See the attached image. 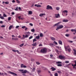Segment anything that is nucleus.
<instances>
[{"label": "nucleus", "mask_w": 76, "mask_h": 76, "mask_svg": "<svg viewBox=\"0 0 76 76\" xmlns=\"http://www.w3.org/2000/svg\"><path fill=\"white\" fill-rule=\"evenodd\" d=\"M55 17L56 18H60V14H55Z\"/></svg>", "instance_id": "423d86ee"}, {"label": "nucleus", "mask_w": 76, "mask_h": 76, "mask_svg": "<svg viewBox=\"0 0 76 76\" xmlns=\"http://www.w3.org/2000/svg\"><path fill=\"white\" fill-rule=\"evenodd\" d=\"M18 10H20V11H21L22 10L21 9V8H20V7H18Z\"/></svg>", "instance_id": "09e8293b"}, {"label": "nucleus", "mask_w": 76, "mask_h": 76, "mask_svg": "<svg viewBox=\"0 0 76 76\" xmlns=\"http://www.w3.org/2000/svg\"><path fill=\"white\" fill-rule=\"evenodd\" d=\"M56 9L57 10H59V9H60V8L59 7H56Z\"/></svg>", "instance_id": "e433bc0d"}, {"label": "nucleus", "mask_w": 76, "mask_h": 76, "mask_svg": "<svg viewBox=\"0 0 76 76\" xmlns=\"http://www.w3.org/2000/svg\"><path fill=\"white\" fill-rule=\"evenodd\" d=\"M69 42H70V43H72V42H73V41H69Z\"/></svg>", "instance_id": "338daca9"}, {"label": "nucleus", "mask_w": 76, "mask_h": 76, "mask_svg": "<svg viewBox=\"0 0 76 76\" xmlns=\"http://www.w3.org/2000/svg\"><path fill=\"white\" fill-rule=\"evenodd\" d=\"M58 57L60 59H64L65 58L64 56L61 55L59 56H58Z\"/></svg>", "instance_id": "39448f33"}, {"label": "nucleus", "mask_w": 76, "mask_h": 76, "mask_svg": "<svg viewBox=\"0 0 76 76\" xmlns=\"http://www.w3.org/2000/svg\"><path fill=\"white\" fill-rule=\"evenodd\" d=\"M58 66H59V67H61V66H62V64H58L57 65Z\"/></svg>", "instance_id": "2f4dec72"}, {"label": "nucleus", "mask_w": 76, "mask_h": 76, "mask_svg": "<svg viewBox=\"0 0 76 76\" xmlns=\"http://www.w3.org/2000/svg\"><path fill=\"white\" fill-rule=\"evenodd\" d=\"M46 9H47V10H48V9H51L52 10L53 9V8L51 6L49 5H48L47 6Z\"/></svg>", "instance_id": "20e7f679"}, {"label": "nucleus", "mask_w": 76, "mask_h": 76, "mask_svg": "<svg viewBox=\"0 0 76 76\" xmlns=\"http://www.w3.org/2000/svg\"><path fill=\"white\" fill-rule=\"evenodd\" d=\"M16 1H17V3H18V4H19V3H20V1H19V0H16Z\"/></svg>", "instance_id": "72a5a7b5"}, {"label": "nucleus", "mask_w": 76, "mask_h": 76, "mask_svg": "<svg viewBox=\"0 0 76 76\" xmlns=\"http://www.w3.org/2000/svg\"><path fill=\"white\" fill-rule=\"evenodd\" d=\"M56 52L58 54H59V53H60V51L58 50L57 52Z\"/></svg>", "instance_id": "052dcab7"}, {"label": "nucleus", "mask_w": 76, "mask_h": 76, "mask_svg": "<svg viewBox=\"0 0 76 76\" xmlns=\"http://www.w3.org/2000/svg\"><path fill=\"white\" fill-rule=\"evenodd\" d=\"M7 73H10V74H11L12 73V72H11L10 71H8L7 72Z\"/></svg>", "instance_id": "c9c22d12"}, {"label": "nucleus", "mask_w": 76, "mask_h": 76, "mask_svg": "<svg viewBox=\"0 0 76 76\" xmlns=\"http://www.w3.org/2000/svg\"><path fill=\"white\" fill-rule=\"evenodd\" d=\"M65 63H69V61H65Z\"/></svg>", "instance_id": "5fc2aeb1"}, {"label": "nucleus", "mask_w": 76, "mask_h": 76, "mask_svg": "<svg viewBox=\"0 0 76 76\" xmlns=\"http://www.w3.org/2000/svg\"><path fill=\"white\" fill-rule=\"evenodd\" d=\"M47 68H45V67H44L43 68V69L44 70H46Z\"/></svg>", "instance_id": "4d7b16f0"}, {"label": "nucleus", "mask_w": 76, "mask_h": 76, "mask_svg": "<svg viewBox=\"0 0 76 76\" xmlns=\"http://www.w3.org/2000/svg\"><path fill=\"white\" fill-rule=\"evenodd\" d=\"M74 55L75 56H76V52H74Z\"/></svg>", "instance_id": "e2e57ef3"}, {"label": "nucleus", "mask_w": 76, "mask_h": 76, "mask_svg": "<svg viewBox=\"0 0 76 76\" xmlns=\"http://www.w3.org/2000/svg\"><path fill=\"white\" fill-rule=\"evenodd\" d=\"M0 18L1 19H4V18L3 16L0 17Z\"/></svg>", "instance_id": "7c9ffc66"}, {"label": "nucleus", "mask_w": 76, "mask_h": 76, "mask_svg": "<svg viewBox=\"0 0 76 76\" xmlns=\"http://www.w3.org/2000/svg\"><path fill=\"white\" fill-rule=\"evenodd\" d=\"M12 51L13 52H19V51L18 50H12Z\"/></svg>", "instance_id": "a211bd4d"}, {"label": "nucleus", "mask_w": 76, "mask_h": 76, "mask_svg": "<svg viewBox=\"0 0 76 76\" xmlns=\"http://www.w3.org/2000/svg\"><path fill=\"white\" fill-rule=\"evenodd\" d=\"M68 20L67 19H64L62 20L63 22H68Z\"/></svg>", "instance_id": "f8f14e48"}, {"label": "nucleus", "mask_w": 76, "mask_h": 76, "mask_svg": "<svg viewBox=\"0 0 76 76\" xmlns=\"http://www.w3.org/2000/svg\"><path fill=\"white\" fill-rule=\"evenodd\" d=\"M40 37H43V34L41 33L40 34Z\"/></svg>", "instance_id": "cd10ccee"}, {"label": "nucleus", "mask_w": 76, "mask_h": 76, "mask_svg": "<svg viewBox=\"0 0 76 76\" xmlns=\"http://www.w3.org/2000/svg\"><path fill=\"white\" fill-rule=\"evenodd\" d=\"M61 23V22H59L56 24H55L53 26L55 27L56 26H58V24H59V23Z\"/></svg>", "instance_id": "9b49d317"}, {"label": "nucleus", "mask_w": 76, "mask_h": 76, "mask_svg": "<svg viewBox=\"0 0 76 76\" xmlns=\"http://www.w3.org/2000/svg\"><path fill=\"white\" fill-rule=\"evenodd\" d=\"M30 34H31V33L29 32H26V34L28 35V36H29V35H30Z\"/></svg>", "instance_id": "dca6fc26"}, {"label": "nucleus", "mask_w": 76, "mask_h": 76, "mask_svg": "<svg viewBox=\"0 0 76 76\" xmlns=\"http://www.w3.org/2000/svg\"><path fill=\"white\" fill-rule=\"evenodd\" d=\"M54 44H55L56 45H57L58 44L57 42H56L55 41H54V42H53Z\"/></svg>", "instance_id": "ea45409f"}, {"label": "nucleus", "mask_w": 76, "mask_h": 76, "mask_svg": "<svg viewBox=\"0 0 76 76\" xmlns=\"http://www.w3.org/2000/svg\"><path fill=\"white\" fill-rule=\"evenodd\" d=\"M39 38H40L39 35H38L36 37V39H39Z\"/></svg>", "instance_id": "aec40b11"}, {"label": "nucleus", "mask_w": 76, "mask_h": 76, "mask_svg": "<svg viewBox=\"0 0 76 76\" xmlns=\"http://www.w3.org/2000/svg\"><path fill=\"white\" fill-rule=\"evenodd\" d=\"M68 12V11H67V10H65L63 11V12L64 13H67Z\"/></svg>", "instance_id": "5701e85b"}, {"label": "nucleus", "mask_w": 76, "mask_h": 76, "mask_svg": "<svg viewBox=\"0 0 76 76\" xmlns=\"http://www.w3.org/2000/svg\"><path fill=\"white\" fill-rule=\"evenodd\" d=\"M12 3H15V0H13L12 1Z\"/></svg>", "instance_id": "0e129e2a"}, {"label": "nucleus", "mask_w": 76, "mask_h": 76, "mask_svg": "<svg viewBox=\"0 0 76 76\" xmlns=\"http://www.w3.org/2000/svg\"><path fill=\"white\" fill-rule=\"evenodd\" d=\"M31 32H34V31H35V29H32L31 30Z\"/></svg>", "instance_id": "a19ab883"}, {"label": "nucleus", "mask_w": 76, "mask_h": 76, "mask_svg": "<svg viewBox=\"0 0 76 76\" xmlns=\"http://www.w3.org/2000/svg\"><path fill=\"white\" fill-rule=\"evenodd\" d=\"M12 15H15V13H14V12H12Z\"/></svg>", "instance_id": "69168bd1"}, {"label": "nucleus", "mask_w": 76, "mask_h": 76, "mask_svg": "<svg viewBox=\"0 0 76 76\" xmlns=\"http://www.w3.org/2000/svg\"><path fill=\"white\" fill-rule=\"evenodd\" d=\"M22 28H23V29L24 28H26V26H23L21 27Z\"/></svg>", "instance_id": "de8ad7c7"}, {"label": "nucleus", "mask_w": 76, "mask_h": 76, "mask_svg": "<svg viewBox=\"0 0 76 76\" xmlns=\"http://www.w3.org/2000/svg\"><path fill=\"white\" fill-rule=\"evenodd\" d=\"M33 38V36H31L29 37V39H32Z\"/></svg>", "instance_id": "473e14b6"}, {"label": "nucleus", "mask_w": 76, "mask_h": 76, "mask_svg": "<svg viewBox=\"0 0 76 76\" xmlns=\"http://www.w3.org/2000/svg\"><path fill=\"white\" fill-rule=\"evenodd\" d=\"M28 72V73H29V72H28V71L26 70H24L22 72V73H26Z\"/></svg>", "instance_id": "9d476101"}, {"label": "nucleus", "mask_w": 76, "mask_h": 76, "mask_svg": "<svg viewBox=\"0 0 76 76\" xmlns=\"http://www.w3.org/2000/svg\"><path fill=\"white\" fill-rule=\"evenodd\" d=\"M39 16L40 17H44V16H45V14H40L39 15Z\"/></svg>", "instance_id": "6e6552de"}, {"label": "nucleus", "mask_w": 76, "mask_h": 76, "mask_svg": "<svg viewBox=\"0 0 76 76\" xmlns=\"http://www.w3.org/2000/svg\"><path fill=\"white\" fill-rule=\"evenodd\" d=\"M18 10V7H17L15 9V10L17 11Z\"/></svg>", "instance_id": "37998d69"}, {"label": "nucleus", "mask_w": 76, "mask_h": 76, "mask_svg": "<svg viewBox=\"0 0 76 76\" xmlns=\"http://www.w3.org/2000/svg\"><path fill=\"white\" fill-rule=\"evenodd\" d=\"M63 28V26L61 25H59L58 27H57V28L56 29V31H58V29H61Z\"/></svg>", "instance_id": "f03ea898"}, {"label": "nucleus", "mask_w": 76, "mask_h": 76, "mask_svg": "<svg viewBox=\"0 0 76 76\" xmlns=\"http://www.w3.org/2000/svg\"><path fill=\"white\" fill-rule=\"evenodd\" d=\"M39 46V47H42V44H40Z\"/></svg>", "instance_id": "6e6d98bb"}, {"label": "nucleus", "mask_w": 76, "mask_h": 76, "mask_svg": "<svg viewBox=\"0 0 76 76\" xmlns=\"http://www.w3.org/2000/svg\"><path fill=\"white\" fill-rule=\"evenodd\" d=\"M58 42H59V44H60V45H62L63 44L62 43V41H61L59 40Z\"/></svg>", "instance_id": "2eb2a0df"}, {"label": "nucleus", "mask_w": 76, "mask_h": 76, "mask_svg": "<svg viewBox=\"0 0 76 76\" xmlns=\"http://www.w3.org/2000/svg\"><path fill=\"white\" fill-rule=\"evenodd\" d=\"M57 72L58 73H61V71H58Z\"/></svg>", "instance_id": "13d9d810"}, {"label": "nucleus", "mask_w": 76, "mask_h": 76, "mask_svg": "<svg viewBox=\"0 0 76 76\" xmlns=\"http://www.w3.org/2000/svg\"><path fill=\"white\" fill-rule=\"evenodd\" d=\"M51 69H52V71H54L55 70H56V69L55 68H54L53 67H52L51 68H50Z\"/></svg>", "instance_id": "ddd939ff"}, {"label": "nucleus", "mask_w": 76, "mask_h": 76, "mask_svg": "<svg viewBox=\"0 0 76 76\" xmlns=\"http://www.w3.org/2000/svg\"><path fill=\"white\" fill-rule=\"evenodd\" d=\"M75 29H72L71 30V31H72V32H74V31H75Z\"/></svg>", "instance_id": "a18cd8bd"}, {"label": "nucleus", "mask_w": 76, "mask_h": 76, "mask_svg": "<svg viewBox=\"0 0 76 76\" xmlns=\"http://www.w3.org/2000/svg\"><path fill=\"white\" fill-rule=\"evenodd\" d=\"M12 39L13 40H15V41H18V38H12Z\"/></svg>", "instance_id": "4be33fe9"}, {"label": "nucleus", "mask_w": 76, "mask_h": 76, "mask_svg": "<svg viewBox=\"0 0 76 76\" xmlns=\"http://www.w3.org/2000/svg\"><path fill=\"white\" fill-rule=\"evenodd\" d=\"M19 72H23V69H19Z\"/></svg>", "instance_id": "8fccbe9b"}, {"label": "nucleus", "mask_w": 76, "mask_h": 76, "mask_svg": "<svg viewBox=\"0 0 76 76\" xmlns=\"http://www.w3.org/2000/svg\"><path fill=\"white\" fill-rule=\"evenodd\" d=\"M75 64L74 65H72V66H73V68L76 69V61H75Z\"/></svg>", "instance_id": "1a4fd4ad"}, {"label": "nucleus", "mask_w": 76, "mask_h": 76, "mask_svg": "<svg viewBox=\"0 0 76 76\" xmlns=\"http://www.w3.org/2000/svg\"><path fill=\"white\" fill-rule=\"evenodd\" d=\"M11 75H15V76H17V74L14 73V72H12V74H11Z\"/></svg>", "instance_id": "b1692460"}, {"label": "nucleus", "mask_w": 76, "mask_h": 76, "mask_svg": "<svg viewBox=\"0 0 76 76\" xmlns=\"http://www.w3.org/2000/svg\"><path fill=\"white\" fill-rule=\"evenodd\" d=\"M50 38L52 40H53V41H54L55 39H56V38H55L53 37H51Z\"/></svg>", "instance_id": "412c9836"}, {"label": "nucleus", "mask_w": 76, "mask_h": 76, "mask_svg": "<svg viewBox=\"0 0 76 76\" xmlns=\"http://www.w3.org/2000/svg\"><path fill=\"white\" fill-rule=\"evenodd\" d=\"M23 45H24V43H23L20 45V47H22Z\"/></svg>", "instance_id": "a878e982"}, {"label": "nucleus", "mask_w": 76, "mask_h": 76, "mask_svg": "<svg viewBox=\"0 0 76 76\" xmlns=\"http://www.w3.org/2000/svg\"><path fill=\"white\" fill-rule=\"evenodd\" d=\"M65 36L67 37H69L70 36V34H66L65 35Z\"/></svg>", "instance_id": "bb28decb"}, {"label": "nucleus", "mask_w": 76, "mask_h": 76, "mask_svg": "<svg viewBox=\"0 0 76 76\" xmlns=\"http://www.w3.org/2000/svg\"><path fill=\"white\" fill-rule=\"evenodd\" d=\"M65 51H68L69 52H70L71 51V49H70V47L69 45H68L64 47Z\"/></svg>", "instance_id": "f257e3e1"}, {"label": "nucleus", "mask_w": 76, "mask_h": 76, "mask_svg": "<svg viewBox=\"0 0 76 76\" xmlns=\"http://www.w3.org/2000/svg\"><path fill=\"white\" fill-rule=\"evenodd\" d=\"M5 4H8L9 2L8 1H6L5 2Z\"/></svg>", "instance_id": "58836bf2"}, {"label": "nucleus", "mask_w": 76, "mask_h": 76, "mask_svg": "<svg viewBox=\"0 0 76 76\" xmlns=\"http://www.w3.org/2000/svg\"><path fill=\"white\" fill-rule=\"evenodd\" d=\"M3 16L4 17H7V15H6V14H3Z\"/></svg>", "instance_id": "79ce46f5"}, {"label": "nucleus", "mask_w": 76, "mask_h": 76, "mask_svg": "<svg viewBox=\"0 0 76 76\" xmlns=\"http://www.w3.org/2000/svg\"><path fill=\"white\" fill-rule=\"evenodd\" d=\"M35 41H37V40L35 39H34L33 40V43H34V42Z\"/></svg>", "instance_id": "c756f323"}, {"label": "nucleus", "mask_w": 76, "mask_h": 76, "mask_svg": "<svg viewBox=\"0 0 76 76\" xmlns=\"http://www.w3.org/2000/svg\"><path fill=\"white\" fill-rule=\"evenodd\" d=\"M12 37H14V38H15V37H15V35H12Z\"/></svg>", "instance_id": "680f3d73"}, {"label": "nucleus", "mask_w": 76, "mask_h": 76, "mask_svg": "<svg viewBox=\"0 0 76 76\" xmlns=\"http://www.w3.org/2000/svg\"><path fill=\"white\" fill-rule=\"evenodd\" d=\"M28 37H29V35H28L26 34V35L25 36V38H28Z\"/></svg>", "instance_id": "4c0bfd02"}, {"label": "nucleus", "mask_w": 76, "mask_h": 76, "mask_svg": "<svg viewBox=\"0 0 76 76\" xmlns=\"http://www.w3.org/2000/svg\"><path fill=\"white\" fill-rule=\"evenodd\" d=\"M41 5H37V7H41Z\"/></svg>", "instance_id": "603ef678"}, {"label": "nucleus", "mask_w": 76, "mask_h": 76, "mask_svg": "<svg viewBox=\"0 0 76 76\" xmlns=\"http://www.w3.org/2000/svg\"><path fill=\"white\" fill-rule=\"evenodd\" d=\"M73 51L74 53H76V50L75 49H73Z\"/></svg>", "instance_id": "774afa93"}, {"label": "nucleus", "mask_w": 76, "mask_h": 76, "mask_svg": "<svg viewBox=\"0 0 76 76\" xmlns=\"http://www.w3.org/2000/svg\"><path fill=\"white\" fill-rule=\"evenodd\" d=\"M20 67L21 68H23H23H26V66L24 65L23 64H21Z\"/></svg>", "instance_id": "0eeeda50"}, {"label": "nucleus", "mask_w": 76, "mask_h": 76, "mask_svg": "<svg viewBox=\"0 0 76 76\" xmlns=\"http://www.w3.org/2000/svg\"><path fill=\"white\" fill-rule=\"evenodd\" d=\"M19 26H16V27H15L17 29L18 28H19Z\"/></svg>", "instance_id": "864d4df0"}, {"label": "nucleus", "mask_w": 76, "mask_h": 76, "mask_svg": "<svg viewBox=\"0 0 76 76\" xmlns=\"http://www.w3.org/2000/svg\"><path fill=\"white\" fill-rule=\"evenodd\" d=\"M4 27H5V26H4V25H2L1 26V28H4Z\"/></svg>", "instance_id": "bf43d9fd"}, {"label": "nucleus", "mask_w": 76, "mask_h": 76, "mask_svg": "<svg viewBox=\"0 0 76 76\" xmlns=\"http://www.w3.org/2000/svg\"><path fill=\"white\" fill-rule=\"evenodd\" d=\"M41 53H45L47 52V49L46 48H44L41 50L40 51Z\"/></svg>", "instance_id": "7ed1b4c3"}, {"label": "nucleus", "mask_w": 76, "mask_h": 76, "mask_svg": "<svg viewBox=\"0 0 76 76\" xmlns=\"http://www.w3.org/2000/svg\"><path fill=\"white\" fill-rule=\"evenodd\" d=\"M36 64H37L38 65H39L40 64V63H39V62H36Z\"/></svg>", "instance_id": "49530a36"}, {"label": "nucleus", "mask_w": 76, "mask_h": 76, "mask_svg": "<svg viewBox=\"0 0 76 76\" xmlns=\"http://www.w3.org/2000/svg\"><path fill=\"white\" fill-rule=\"evenodd\" d=\"M29 25L31 26H33V24L32 23H30Z\"/></svg>", "instance_id": "3c124183"}, {"label": "nucleus", "mask_w": 76, "mask_h": 76, "mask_svg": "<svg viewBox=\"0 0 76 76\" xmlns=\"http://www.w3.org/2000/svg\"><path fill=\"white\" fill-rule=\"evenodd\" d=\"M37 73H41V71L40 70H37Z\"/></svg>", "instance_id": "c85d7f7f"}, {"label": "nucleus", "mask_w": 76, "mask_h": 76, "mask_svg": "<svg viewBox=\"0 0 76 76\" xmlns=\"http://www.w3.org/2000/svg\"><path fill=\"white\" fill-rule=\"evenodd\" d=\"M12 27H13V25L10 26L9 27V30H10L12 28Z\"/></svg>", "instance_id": "6ab92c4d"}, {"label": "nucleus", "mask_w": 76, "mask_h": 76, "mask_svg": "<svg viewBox=\"0 0 76 76\" xmlns=\"http://www.w3.org/2000/svg\"><path fill=\"white\" fill-rule=\"evenodd\" d=\"M7 19L8 20H11V17H8Z\"/></svg>", "instance_id": "f704fd0d"}, {"label": "nucleus", "mask_w": 76, "mask_h": 76, "mask_svg": "<svg viewBox=\"0 0 76 76\" xmlns=\"http://www.w3.org/2000/svg\"><path fill=\"white\" fill-rule=\"evenodd\" d=\"M28 15H32V11H29L28 12Z\"/></svg>", "instance_id": "4468645a"}, {"label": "nucleus", "mask_w": 76, "mask_h": 76, "mask_svg": "<svg viewBox=\"0 0 76 76\" xmlns=\"http://www.w3.org/2000/svg\"><path fill=\"white\" fill-rule=\"evenodd\" d=\"M55 76H58V74L57 73H55Z\"/></svg>", "instance_id": "c03bdc74"}, {"label": "nucleus", "mask_w": 76, "mask_h": 76, "mask_svg": "<svg viewBox=\"0 0 76 76\" xmlns=\"http://www.w3.org/2000/svg\"><path fill=\"white\" fill-rule=\"evenodd\" d=\"M56 64H61L62 62L60 61H57L56 62Z\"/></svg>", "instance_id": "393cba45"}, {"label": "nucleus", "mask_w": 76, "mask_h": 76, "mask_svg": "<svg viewBox=\"0 0 76 76\" xmlns=\"http://www.w3.org/2000/svg\"><path fill=\"white\" fill-rule=\"evenodd\" d=\"M37 42L33 43V44L32 45H33V46H35V47H36V46H37Z\"/></svg>", "instance_id": "f3484780"}]
</instances>
